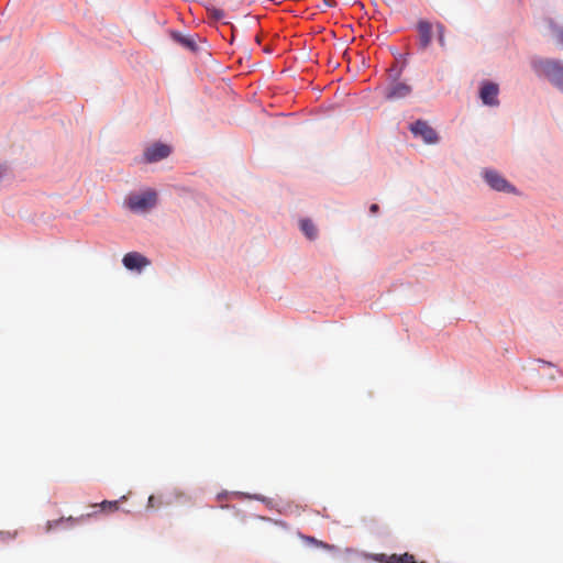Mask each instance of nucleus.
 <instances>
[{"label": "nucleus", "instance_id": "nucleus-4", "mask_svg": "<svg viewBox=\"0 0 563 563\" xmlns=\"http://www.w3.org/2000/svg\"><path fill=\"white\" fill-rule=\"evenodd\" d=\"M410 131L415 136H420L428 144H434L439 140L434 129L431 128L428 122L422 120H418L411 124Z\"/></svg>", "mask_w": 563, "mask_h": 563}, {"label": "nucleus", "instance_id": "nucleus-23", "mask_svg": "<svg viewBox=\"0 0 563 563\" xmlns=\"http://www.w3.org/2000/svg\"><path fill=\"white\" fill-rule=\"evenodd\" d=\"M323 1H324V4H325L327 7H332V2H331L330 0H323Z\"/></svg>", "mask_w": 563, "mask_h": 563}, {"label": "nucleus", "instance_id": "nucleus-12", "mask_svg": "<svg viewBox=\"0 0 563 563\" xmlns=\"http://www.w3.org/2000/svg\"><path fill=\"white\" fill-rule=\"evenodd\" d=\"M300 228L308 239L312 240L317 236V229L311 220L302 219L300 221Z\"/></svg>", "mask_w": 563, "mask_h": 563}, {"label": "nucleus", "instance_id": "nucleus-19", "mask_svg": "<svg viewBox=\"0 0 563 563\" xmlns=\"http://www.w3.org/2000/svg\"><path fill=\"white\" fill-rule=\"evenodd\" d=\"M438 42H439L441 47L444 48L446 46L444 34H439L438 35Z\"/></svg>", "mask_w": 563, "mask_h": 563}, {"label": "nucleus", "instance_id": "nucleus-7", "mask_svg": "<svg viewBox=\"0 0 563 563\" xmlns=\"http://www.w3.org/2000/svg\"><path fill=\"white\" fill-rule=\"evenodd\" d=\"M172 150L168 145L155 143L144 151V159L146 163H155L166 158Z\"/></svg>", "mask_w": 563, "mask_h": 563}, {"label": "nucleus", "instance_id": "nucleus-13", "mask_svg": "<svg viewBox=\"0 0 563 563\" xmlns=\"http://www.w3.org/2000/svg\"><path fill=\"white\" fill-rule=\"evenodd\" d=\"M174 38H175V41L177 43H179L184 47H186L188 49H191V51L196 49V43H195V41L192 38L184 36V35H181L179 33H175L174 34Z\"/></svg>", "mask_w": 563, "mask_h": 563}, {"label": "nucleus", "instance_id": "nucleus-15", "mask_svg": "<svg viewBox=\"0 0 563 563\" xmlns=\"http://www.w3.org/2000/svg\"><path fill=\"white\" fill-rule=\"evenodd\" d=\"M306 541L311 543V544H313V545H316V547H319V548H322V549H325V550H332L333 549V545H330L328 543H324L323 541L317 540L313 537H307Z\"/></svg>", "mask_w": 563, "mask_h": 563}, {"label": "nucleus", "instance_id": "nucleus-11", "mask_svg": "<svg viewBox=\"0 0 563 563\" xmlns=\"http://www.w3.org/2000/svg\"><path fill=\"white\" fill-rule=\"evenodd\" d=\"M91 517V514H87V515H81L77 518H74V517H67V518H64L62 517L60 519L58 520H54V521H48L47 522V531L54 529V528H57L60 523L63 522H70L71 525H75V523H78V522H81L84 521L85 519Z\"/></svg>", "mask_w": 563, "mask_h": 563}, {"label": "nucleus", "instance_id": "nucleus-22", "mask_svg": "<svg viewBox=\"0 0 563 563\" xmlns=\"http://www.w3.org/2000/svg\"><path fill=\"white\" fill-rule=\"evenodd\" d=\"M377 210H378V206H377V205H375V203H374V205H372V206H371V208H369V211H371L372 213L377 212Z\"/></svg>", "mask_w": 563, "mask_h": 563}, {"label": "nucleus", "instance_id": "nucleus-2", "mask_svg": "<svg viewBox=\"0 0 563 563\" xmlns=\"http://www.w3.org/2000/svg\"><path fill=\"white\" fill-rule=\"evenodd\" d=\"M156 202L157 195L153 190L130 195L126 199L128 207L135 212H145L155 207Z\"/></svg>", "mask_w": 563, "mask_h": 563}, {"label": "nucleus", "instance_id": "nucleus-8", "mask_svg": "<svg viewBox=\"0 0 563 563\" xmlns=\"http://www.w3.org/2000/svg\"><path fill=\"white\" fill-rule=\"evenodd\" d=\"M412 91L411 86L405 82H395L386 90L387 100H399L408 97Z\"/></svg>", "mask_w": 563, "mask_h": 563}, {"label": "nucleus", "instance_id": "nucleus-3", "mask_svg": "<svg viewBox=\"0 0 563 563\" xmlns=\"http://www.w3.org/2000/svg\"><path fill=\"white\" fill-rule=\"evenodd\" d=\"M483 176L492 189L508 194L516 192V188L498 172L487 169L483 173Z\"/></svg>", "mask_w": 563, "mask_h": 563}, {"label": "nucleus", "instance_id": "nucleus-14", "mask_svg": "<svg viewBox=\"0 0 563 563\" xmlns=\"http://www.w3.org/2000/svg\"><path fill=\"white\" fill-rule=\"evenodd\" d=\"M99 506H100L101 510L110 511V512L111 511H115L119 508V505H118L117 500H114V501L104 500Z\"/></svg>", "mask_w": 563, "mask_h": 563}, {"label": "nucleus", "instance_id": "nucleus-10", "mask_svg": "<svg viewBox=\"0 0 563 563\" xmlns=\"http://www.w3.org/2000/svg\"><path fill=\"white\" fill-rule=\"evenodd\" d=\"M376 561L379 563H418L412 554L404 553V554H378L376 555ZM426 563V562H419Z\"/></svg>", "mask_w": 563, "mask_h": 563}, {"label": "nucleus", "instance_id": "nucleus-9", "mask_svg": "<svg viewBox=\"0 0 563 563\" xmlns=\"http://www.w3.org/2000/svg\"><path fill=\"white\" fill-rule=\"evenodd\" d=\"M417 31L419 34L420 48L426 49L432 40V24L427 20H420L417 23Z\"/></svg>", "mask_w": 563, "mask_h": 563}, {"label": "nucleus", "instance_id": "nucleus-20", "mask_svg": "<svg viewBox=\"0 0 563 563\" xmlns=\"http://www.w3.org/2000/svg\"><path fill=\"white\" fill-rule=\"evenodd\" d=\"M435 27H437L438 35L439 34H444L445 27H444V25L442 23H437Z\"/></svg>", "mask_w": 563, "mask_h": 563}, {"label": "nucleus", "instance_id": "nucleus-18", "mask_svg": "<svg viewBox=\"0 0 563 563\" xmlns=\"http://www.w3.org/2000/svg\"><path fill=\"white\" fill-rule=\"evenodd\" d=\"M159 505H161V503H156L155 496H150L148 497V501H147V507L148 508H155V507H157Z\"/></svg>", "mask_w": 563, "mask_h": 563}, {"label": "nucleus", "instance_id": "nucleus-17", "mask_svg": "<svg viewBox=\"0 0 563 563\" xmlns=\"http://www.w3.org/2000/svg\"><path fill=\"white\" fill-rule=\"evenodd\" d=\"M16 537V531H0L1 540L14 539Z\"/></svg>", "mask_w": 563, "mask_h": 563}, {"label": "nucleus", "instance_id": "nucleus-1", "mask_svg": "<svg viewBox=\"0 0 563 563\" xmlns=\"http://www.w3.org/2000/svg\"><path fill=\"white\" fill-rule=\"evenodd\" d=\"M537 74L544 76L553 86L563 91V64L554 59H539L533 62Z\"/></svg>", "mask_w": 563, "mask_h": 563}, {"label": "nucleus", "instance_id": "nucleus-16", "mask_svg": "<svg viewBox=\"0 0 563 563\" xmlns=\"http://www.w3.org/2000/svg\"><path fill=\"white\" fill-rule=\"evenodd\" d=\"M208 13L214 20H221L224 18V12L221 9L214 7L208 8Z\"/></svg>", "mask_w": 563, "mask_h": 563}, {"label": "nucleus", "instance_id": "nucleus-6", "mask_svg": "<svg viewBox=\"0 0 563 563\" xmlns=\"http://www.w3.org/2000/svg\"><path fill=\"white\" fill-rule=\"evenodd\" d=\"M122 263L126 269L137 272H141L151 264L150 260L139 252L126 253L122 258Z\"/></svg>", "mask_w": 563, "mask_h": 563}, {"label": "nucleus", "instance_id": "nucleus-21", "mask_svg": "<svg viewBox=\"0 0 563 563\" xmlns=\"http://www.w3.org/2000/svg\"><path fill=\"white\" fill-rule=\"evenodd\" d=\"M556 41L559 44L563 45V30L556 32Z\"/></svg>", "mask_w": 563, "mask_h": 563}, {"label": "nucleus", "instance_id": "nucleus-5", "mask_svg": "<svg viewBox=\"0 0 563 563\" xmlns=\"http://www.w3.org/2000/svg\"><path fill=\"white\" fill-rule=\"evenodd\" d=\"M499 87L492 81H484L479 89V98L484 104L496 107L499 104L498 100Z\"/></svg>", "mask_w": 563, "mask_h": 563}]
</instances>
